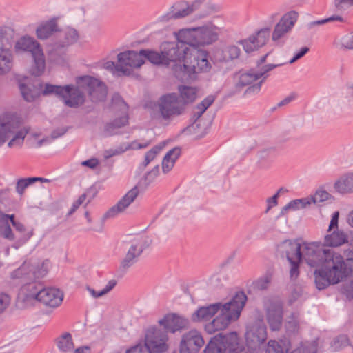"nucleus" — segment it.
<instances>
[{
  "mask_svg": "<svg viewBox=\"0 0 353 353\" xmlns=\"http://www.w3.org/2000/svg\"><path fill=\"white\" fill-rule=\"evenodd\" d=\"M161 53H151L150 59L154 63H163L170 67L176 76L181 74L206 73L212 65L209 53L202 49H191L185 45L176 42H164L161 45Z\"/></svg>",
  "mask_w": 353,
  "mask_h": 353,
  "instance_id": "obj_1",
  "label": "nucleus"
},
{
  "mask_svg": "<svg viewBox=\"0 0 353 353\" xmlns=\"http://www.w3.org/2000/svg\"><path fill=\"white\" fill-rule=\"evenodd\" d=\"M302 259L311 267L317 268L314 282L319 290H323L343 279V256L333 250L323 248L320 242L302 243Z\"/></svg>",
  "mask_w": 353,
  "mask_h": 353,
  "instance_id": "obj_2",
  "label": "nucleus"
},
{
  "mask_svg": "<svg viewBox=\"0 0 353 353\" xmlns=\"http://www.w3.org/2000/svg\"><path fill=\"white\" fill-rule=\"evenodd\" d=\"M247 296L242 292H237L228 303L211 304L207 307H200L192 314L194 321H204L210 319L219 311V315L211 322L205 324V330L209 334H213L227 328L229 325L236 321L245 305Z\"/></svg>",
  "mask_w": 353,
  "mask_h": 353,
  "instance_id": "obj_3",
  "label": "nucleus"
},
{
  "mask_svg": "<svg viewBox=\"0 0 353 353\" xmlns=\"http://www.w3.org/2000/svg\"><path fill=\"white\" fill-rule=\"evenodd\" d=\"M19 89L23 98L26 101H33L41 95L54 94L61 97L66 105L75 107L83 103V96L68 85L57 86L39 81L34 83L26 80L19 83Z\"/></svg>",
  "mask_w": 353,
  "mask_h": 353,
  "instance_id": "obj_4",
  "label": "nucleus"
},
{
  "mask_svg": "<svg viewBox=\"0 0 353 353\" xmlns=\"http://www.w3.org/2000/svg\"><path fill=\"white\" fill-rule=\"evenodd\" d=\"M283 65V63L276 60L271 52H268L258 61L257 70L252 69L239 74L236 87L237 88L247 87L246 93H258L261 90L262 83L268 77L267 73Z\"/></svg>",
  "mask_w": 353,
  "mask_h": 353,
  "instance_id": "obj_5",
  "label": "nucleus"
},
{
  "mask_svg": "<svg viewBox=\"0 0 353 353\" xmlns=\"http://www.w3.org/2000/svg\"><path fill=\"white\" fill-rule=\"evenodd\" d=\"M220 28L208 23L202 26L183 28L174 33L177 42L182 45H189L194 48L210 46L219 39Z\"/></svg>",
  "mask_w": 353,
  "mask_h": 353,
  "instance_id": "obj_6",
  "label": "nucleus"
},
{
  "mask_svg": "<svg viewBox=\"0 0 353 353\" xmlns=\"http://www.w3.org/2000/svg\"><path fill=\"white\" fill-rule=\"evenodd\" d=\"M28 132V129L17 117L11 114L0 115V147L10 138L8 148L21 147Z\"/></svg>",
  "mask_w": 353,
  "mask_h": 353,
  "instance_id": "obj_7",
  "label": "nucleus"
},
{
  "mask_svg": "<svg viewBox=\"0 0 353 353\" xmlns=\"http://www.w3.org/2000/svg\"><path fill=\"white\" fill-rule=\"evenodd\" d=\"M239 339L236 333L232 332L228 335H217L213 337L204 352L205 353H224L227 348L230 353H248L247 350L241 347L238 343ZM292 353H310L307 347L301 346Z\"/></svg>",
  "mask_w": 353,
  "mask_h": 353,
  "instance_id": "obj_8",
  "label": "nucleus"
},
{
  "mask_svg": "<svg viewBox=\"0 0 353 353\" xmlns=\"http://www.w3.org/2000/svg\"><path fill=\"white\" fill-rule=\"evenodd\" d=\"M14 50L18 52H29L31 53L33 63L29 70L34 76L41 75L46 68L43 50L41 45L32 37L25 36L17 41Z\"/></svg>",
  "mask_w": 353,
  "mask_h": 353,
  "instance_id": "obj_9",
  "label": "nucleus"
},
{
  "mask_svg": "<svg viewBox=\"0 0 353 353\" xmlns=\"http://www.w3.org/2000/svg\"><path fill=\"white\" fill-rule=\"evenodd\" d=\"M20 294L26 296L27 299H34L44 306L53 309L61 305L64 297L63 293L55 288H47L37 291L34 283L22 288Z\"/></svg>",
  "mask_w": 353,
  "mask_h": 353,
  "instance_id": "obj_10",
  "label": "nucleus"
},
{
  "mask_svg": "<svg viewBox=\"0 0 353 353\" xmlns=\"http://www.w3.org/2000/svg\"><path fill=\"white\" fill-rule=\"evenodd\" d=\"M151 53L159 52L149 50H142L139 52L130 50L121 52L117 56L119 67L117 69L121 71L123 75H130L133 69L139 68L144 63L143 57L153 64L164 65L163 63L152 61L150 59Z\"/></svg>",
  "mask_w": 353,
  "mask_h": 353,
  "instance_id": "obj_11",
  "label": "nucleus"
},
{
  "mask_svg": "<svg viewBox=\"0 0 353 353\" xmlns=\"http://www.w3.org/2000/svg\"><path fill=\"white\" fill-rule=\"evenodd\" d=\"M77 84L78 88H75L73 85L69 86L79 92L83 98L84 95L82 92L83 90L88 92L91 100L93 102L103 101L106 97V86L97 79L88 76L80 77L77 80Z\"/></svg>",
  "mask_w": 353,
  "mask_h": 353,
  "instance_id": "obj_12",
  "label": "nucleus"
},
{
  "mask_svg": "<svg viewBox=\"0 0 353 353\" xmlns=\"http://www.w3.org/2000/svg\"><path fill=\"white\" fill-rule=\"evenodd\" d=\"M13 32L7 28H0V75L9 72L13 67L14 57L8 46H10Z\"/></svg>",
  "mask_w": 353,
  "mask_h": 353,
  "instance_id": "obj_13",
  "label": "nucleus"
},
{
  "mask_svg": "<svg viewBox=\"0 0 353 353\" xmlns=\"http://www.w3.org/2000/svg\"><path fill=\"white\" fill-rule=\"evenodd\" d=\"M339 212H334L332 214L330 223L323 237V245L325 247L336 248L348 243L347 234L339 229Z\"/></svg>",
  "mask_w": 353,
  "mask_h": 353,
  "instance_id": "obj_14",
  "label": "nucleus"
},
{
  "mask_svg": "<svg viewBox=\"0 0 353 353\" xmlns=\"http://www.w3.org/2000/svg\"><path fill=\"white\" fill-rule=\"evenodd\" d=\"M279 250L285 254L291 265L290 277L296 278L299 276V267L302 259V244L295 241L287 240L279 246Z\"/></svg>",
  "mask_w": 353,
  "mask_h": 353,
  "instance_id": "obj_15",
  "label": "nucleus"
},
{
  "mask_svg": "<svg viewBox=\"0 0 353 353\" xmlns=\"http://www.w3.org/2000/svg\"><path fill=\"white\" fill-rule=\"evenodd\" d=\"M168 336L166 332L157 327L147 330L145 347L150 353H163L168 349Z\"/></svg>",
  "mask_w": 353,
  "mask_h": 353,
  "instance_id": "obj_16",
  "label": "nucleus"
},
{
  "mask_svg": "<svg viewBox=\"0 0 353 353\" xmlns=\"http://www.w3.org/2000/svg\"><path fill=\"white\" fill-rule=\"evenodd\" d=\"M158 108L164 120H170L181 114L184 111V106L180 103L178 97L174 93L163 95L159 100Z\"/></svg>",
  "mask_w": 353,
  "mask_h": 353,
  "instance_id": "obj_17",
  "label": "nucleus"
},
{
  "mask_svg": "<svg viewBox=\"0 0 353 353\" xmlns=\"http://www.w3.org/2000/svg\"><path fill=\"white\" fill-rule=\"evenodd\" d=\"M204 345L201 334L196 330L184 334L180 343V353H198Z\"/></svg>",
  "mask_w": 353,
  "mask_h": 353,
  "instance_id": "obj_18",
  "label": "nucleus"
},
{
  "mask_svg": "<svg viewBox=\"0 0 353 353\" xmlns=\"http://www.w3.org/2000/svg\"><path fill=\"white\" fill-rule=\"evenodd\" d=\"M298 18L297 12L291 11L284 14L275 26L272 39L274 41L283 37L294 26Z\"/></svg>",
  "mask_w": 353,
  "mask_h": 353,
  "instance_id": "obj_19",
  "label": "nucleus"
},
{
  "mask_svg": "<svg viewBox=\"0 0 353 353\" xmlns=\"http://www.w3.org/2000/svg\"><path fill=\"white\" fill-rule=\"evenodd\" d=\"M266 320L272 330H279L283 322V307L279 301L266 303Z\"/></svg>",
  "mask_w": 353,
  "mask_h": 353,
  "instance_id": "obj_20",
  "label": "nucleus"
},
{
  "mask_svg": "<svg viewBox=\"0 0 353 353\" xmlns=\"http://www.w3.org/2000/svg\"><path fill=\"white\" fill-rule=\"evenodd\" d=\"M158 323L167 332L172 333L186 328L189 323L188 319L174 313L165 314L158 321Z\"/></svg>",
  "mask_w": 353,
  "mask_h": 353,
  "instance_id": "obj_21",
  "label": "nucleus"
},
{
  "mask_svg": "<svg viewBox=\"0 0 353 353\" xmlns=\"http://www.w3.org/2000/svg\"><path fill=\"white\" fill-rule=\"evenodd\" d=\"M266 339V327L261 322L250 326L245 334L247 344L250 347H256L262 344Z\"/></svg>",
  "mask_w": 353,
  "mask_h": 353,
  "instance_id": "obj_22",
  "label": "nucleus"
},
{
  "mask_svg": "<svg viewBox=\"0 0 353 353\" xmlns=\"http://www.w3.org/2000/svg\"><path fill=\"white\" fill-rule=\"evenodd\" d=\"M119 107L121 113L118 114V117L115 118L112 122L106 123L103 131L104 136L114 134L117 133V130L128 124V117L127 115V105L123 101H121Z\"/></svg>",
  "mask_w": 353,
  "mask_h": 353,
  "instance_id": "obj_23",
  "label": "nucleus"
},
{
  "mask_svg": "<svg viewBox=\"0 0 353 353\" xmlns=\"http://www.w3.org/2000/svg\"><path fill=\"white\" fill-rule=\"evenodd\" d=\"M139 194V190L137 187L129 190L118 202L112 206L106 213L108 217H114L117 214L123 212L129 205L135 200Z\"/></svg>",
  "mask_w": 353,
  "mask_h": 353,
  "instance_id": "obj_24",
  "label": "nucleus"
},
{
  "mask_svg": "<svg viewBox=\"0 0 353 353\" xmlns=\"http://www.w3.org/2000/svg\"><path fill=\"white\" fill-rule=\"evenodd\" d=\"M150 145L149 141L143 143H139L134 141L130 143H123L115 148H110L103 151V156L105 159H108L112 157L120 155L129 150H139L147 148Z\"/></svg>",
  "mask_w": 353,
  "mask_h": 353,
  "instance_id": "obj_25",
  "label": "nucleus"
},
{
  "mask_svg": "<svg viewBox=\"0 0 353 353\" xmlns=\"http://www.w3.org/2000/svg\"><path fill=\"white\" fill-rule=\"evenodd\" d=\"M336 192L342 194L353 193V172H349L341 175L334 182Z\"/></svg>",
  "mask_w": 353,
  "mask_h": 353,
  "instance_id": "obj_26",
  "label": "nucleus"
},
{
  "mask_svg": "<svg viewBox=\"0 0 353 353\" xmlns=\"http://www.w3.org/2000/svg\"><path fill=\"white\" fill-rule=\"evenodd\" d=\"M144 242L145 241L142 238L137 239L133 242L122 261V266L123 268H129L135 263L137 259L143 251Z\"/></svg>",
  "mask_w": 353,
  "mask_h": 353,
  "instance_id": "obj_27",
  "label": "nucleus"
},
{
  "mask_svg": "<svg viewBox=\"0 0 353 353\" xmlns=\"http://www.w3.org/2000/svg\"><path fill=\"white\" fill-rule=\"evenodd\" d=\"M59 30L55 18L41 23L36 29V35L39 39L44 40Z\"/></svg>",
  "mask_w": 353,
  "mask_h": 353,
  "instance_id": "obj_28",
  "label": "nucleus"
},
{
  "mask_svg": "<svg viewBox=\"0 0 353 353\" xmlns=\"http://www.w3.org/2000/svg\"><path fill=\"white\" fill-rule=\"evenodd\" d=\"M179 92V101L181 105L194 102L198 95V90L195 87L181 85L178 88Z\"/></svg>",
  "mask_w": 353,
  "mask_h": 353,
  "instance_id": "obj_29",
  "label": "nucleus"
},
{
  "mask_svg": "<svg viewBox=\"0 0 353 353\" xmlns=\"http://www.w3.org/2000/svg\"><path fill=\"white\" fill-rule=\"evenodd\" d=\"M179 155L180 150L176 148L170 150L165 154L162 161V170L164 173L169 172L172 169Z\"/></svg>",
  "mask_w": 353,
  "mask_h": 353,
  "instance_id": "obj_30",
  "label": "nucleus"
},
{
  "mask_svg": "<svg viewBox=\"0 0 353 353\" xmlns=\"http://www.w3.org/2000/svg\"><path fill=\"white\" fill-rule=\"evenodd\" d=\"M13 227L18 233L17 237V243L22 245L27 242L33 235V231L26 228L21 222L13 223Z\"/></svg>",
  "mask_w": 353,
  "mask_h": 353,
  "instance_id": "obj_31",
  "label": "nucleus"
},
{
  "mask_svg": "<svg viewBox=\"0 0 353 353\" xmlns=\"http://www.w3.org/2000/svg\"><path fill=\"white\" fill-rule=\"evenodd\" d=\"M310 205L308 197L294 199L287 203L281 210L282 214H285L289 211H298L305 209Z\"/></svg>",
  "mask_w": 353,
  "mask_h": 353,
  "instance_id": "obj_32",
  "label": "nucleus"
},
{
  "mask_svg": "<svg viewBox=\"0 0 353 353\" xmlns=\"http://www.w3.org/2000/svg\"><path fill=\"white\" fill-rule=\"evenodd\" d=\"M290 344L288 340L276 341L271 340L268 342L267 353H287L290 349Z\"/></svg>",
  "mask_w": 353,
  "mask_h": 353,
  "instance_id": "obj_33",
  "label": "nucleus"
},
{
  "mask_svg": "<svg viewBox=\"0 0 353 353\" xmlns=\"http://www.w3.org/2000/svg\"><path fill=\"white\" fill-rule=\"evenodd\" d=\"M11 278L12 279L33 278L30 263L26 261L24 262L19 268L12 272Z\"/></svg>",
  "mask_w": 353,
  "mask_h": 353,
  "instance_id": "obj_34",
  "label": "nucleus"
},
{
  "mask_svg": "<svg viewBox=\"0 0 353 353\" xmlns=\"http://www.w3.org/2000/svg\"><path fill=\"white\" fill-rule=\"evenodd\" d=\"M57 345L62 352H69L74 348L72 336L70 333H64L57 339Z\"/></svg>",
  "mask_w": 353,
  "mask_h": 353,
  "instance_id": "obj_35",
  "label": "nucleus"
},
{
  "mask_svg": "<svg viewBox=\"0 0 353 353\" xmlns=\"http://www.w3.org/2000/svg\"><path fill=\"white\" fill-rule=\"evenodd\" d=\"M36 181L48 182L49 180L41 177H31L20 179L17 183V192L19 194H22L27 187Z\"/></svg>",
  "mask_w": 353,
  "mask_h": 353,
  "instance_id": "obj_36",
  "label": "nucleus"
},
{
  "mask_svg": "<svg viewBox=\"0 0 353 353\" xmlns=\"http://www.w3.org/2000/svg\"><path fill=\"white\" fill-rule=\"evenodd\" d=\"M270 33V29L265 28L261 29L255 34L251 36L258 48L262 47L266 43L269 39Z\"/></svg>",
  "mask_w": 353,
  "mask_h": 353,
  "instance_id": "obj_37",
  "label": "nucleus"
},
{
  "mask_svg": "<svg viewBox=\"0 0 353 353\" xmlns=\"http://www.w3.org/2000/svg\"><path fill=\"white\" fill-rule=\"evenodd\" d=\"M344 255L345 261L343 259V270H344L343 279L353 271V248L346 250Z\"/></svg>",
  "mask_w": 353,
  "mask_h": 353,
  "instance_id": "obj_38",
  "label": "nucleus"
},
{
  "mask_svg": "<svg viewBox=\"0 0 353 353\" xmlns=\"http://www.w3.org/2000/svg\"><path fill=\"white\" fill-rule=\"evenodd\" d=\"M165 143H161L154 147H153L150 150L146 152L145 155V159L143 161V165L147 166L152 161H153L158 154L164 148Z\"/></svg>",
  "mask_w": 353,
  "mask_h": 353,
  "instance_id": "obj_39",
  "label": "nucleus"
},
{
  "mask_svg": "<svg viewBox=\"0 0 353 353\" xmlns=\"http://www.w3.org/2000/svg\"><path fill=\"white\" fill-rule=\"evenodd\" d=\"M116 285V281L114 280H110L108 281V283L106 284L105 287L99 291H95L92 288H88V291L89 292L90 294L94 297V298H99L101 297L106 294H108L109 292H110Z\"/></svg>",
  "mask_w": 353,
  "mask_h": 353,
  "instance_id": "obj_40",
  "label": "nucleus"
},
{
  "mask_svg": "<svg viewBox=\"0 0 353 353\" xmlns=\"http://www.w3.org/2000/svg\"><path fill=\"white\" fill-rule=\"evenodd\" d=\"M50 262L46 260L43 261L41 264L38 265L37 267L32 268V274L33 278L39 279L45 276L49 270Z\"/></svg>",
  "mask_w": 353,
  "mask_h": 353,
  "instance_id": "obj_41",
  "label": "nucleus"
},
{
  "mask_svg": "<svg viewBox=\"0 0 353 353\" xmlns=\"http://www.w3.org/2000/svg\"><path fill=\"white\" fill-rule=\"evenodd\" d=\"M241 50L239 48L235 45H230L227 46L223 52V59L225 60H232L239 57Z\"/></svg>",
  "mask_w": 353,
  "mask_h": 353,
  "instance_id": "obj_42",
  "label": "nucleus"
},
{
  "mask_svg": "<svg viewBox=\"0 0 353 353\" xmlns=\"http://www.w3.org/2000/svg\"><path fill=\"white\" fill-rule=\"evenodd\" d=\"M214 99L215 97L213 95H209L196 105V110L197 112L196 113L198 114V117H201L205 112L213 103Z\"/></svg>",
  "mask_w": 353,
  "mask_h": 353,
  "instance_id": "obj_43",
  "label": "nucleus"
},
{
  "mask_svg": "<svg viewBox=\"0 0 353 353\" xmlns=\"http://www.w3.org/2000/svg\"><path fill=\"white\" fill-rule=\"evenodd\" d=\"M330 197V194L323 190H318L312 196H308L310 205L312 203H321L327 201Z\"/></svg>",
  "mask_w": 353,
  "mask_h": 353,
  "instance_id": "obj_44",
  "label": "nucleus"
},
{
  "mask_svg": "<svg viewBox=\"0 0 353 353\" xmlns=\"http://www.w3.org/2000/svg\"><path fill=\"white\" fill-rule=\"evenodd\" d=\"M272 276L270 274H265L259 278L253 283L254 288L259 290L266 289L271 282Z\"/></svg>",
  "mask_w": 353,
  "mask_h": 353,
  "instance_id": "obj_45",
  "label": "nucleus"
},
{
  "mask_svg": "<svg viewBox=\"0 0 353 353\" xmlns=\"http://www.w3.org/2000/svg\"><path fill=\"white\" fill-rule=\"evenodd\" d=\"M0 236L9 241H17V237L7 221L0 226Z\"/></svg>",
  "mask_w": 353,
  "mask_h": 353,
  "instance_id": "obj_46",
  "label": "nucleus"
},
{
  "mask_svg": "<svg viewBox=\"0 0 353 353\" xmlns=\"http://www.w3.org/2000/svg\"><path fill=\"white\" fill-rule=\"evenodd\" d=\"M341 48L353 49V32L342 37L337 43Z\"/></svg>",
  "mask_w": 353,
  "mask_h": 353,
  "instance_id": "obj_47",
  "label": "nucleus"
},
{
  "mask_svg": "<svg viewBox=\"0 0 353 353\" xmlns=\"http://www.w3.org/2000/svg\"><path fill=\"white\" fill-rule=\"evenodd\" d=\"M239 43L243 46L246 52H251L258 49L251 36L246 39L239 41Z\"/></svg>",
  "mask_w": 353,
  "mask_h": 353,
  "instance_id": "obj_48",
  "label": "nucleus"
},
{
  "mask_svg": "<svg viewBox=\"0 0 353 353\" xmlns=\"http://www.w3.org/2000/svg\"><path fill=\"white\" fill-rule=\"evenodd\" d=\"M65 37L68 44L72 43L77 41L79 34L76 30L68 28L65 31Z\"/></svg>",
  "mask_w": 353,
  "mask_h": 353,
  "instance_id": "obj_49",
  "label": "nucleus"
},
{
  "mask_svg": "<svg viewBox=\"0 0 353 353\" xmlns=\"http://www.w3.org/2000/svg\"><path fill=\"white\" fill-rule=\"evenodd\" d=\"M332 4L336 10H343L353 6L352 0H333Z\"/></svg>",
  "mask_w": 353,
  "mask_h": 353,
  "instance_id": "obj_50",
  "label": "nucleus"
},
{
  "mask_svg": "<svg viewBox=\"0 0 353 353\" xmlns=\"http://www.w3.org/2000/svg\"><path fill=\"white\" fill-rule=\"evenodd\" d=\"M192 4L191 6H187L185 8H182L181 10L174 12L173 14V17L175 19L181 18L188 16L190 13H192L194 10V4Z\"/></svg>",
  "mask_w": 353,
  "mask_h": 353,
  "instance_id": "obj_51",
  "label": "nucleus"
},
{
  "mask_svg": "<svg viewBox=\"0 0 353 353\" xmlns=\"http://www.w3.org/2000/svg\"><path fill=\"white\" fill-rule=\"evenodd\" d=\"M309 51V48L307 46L302 47L299 51L294 53V57L289 61V63L292 64L296 62L299 59L302 58Z\"/></svg>",
  "mask_w": 353,
  "mask_h": 353,
  "instance_id": "obj_52",
  "label": "nucleus"
},
{
  "mask_svg": "<svg viewBox=\"0 0 353 353\" xmlns=\"http://www.w3.org/2000/svg\"><path fill=\"white\" fill-rule=\"evenodd\" d=\"M86 199V195L85 194H81L77 200H76L73 204H72V206L71 208V210H70V212L69 214H72L74 212H75L79 208L80 205H81L85 201Z\"/></svg>",
  "mask_w": 353,
  "mask_h": 353,
  "instance_id": "obj_53",
  "label": "nucleus"
},
{
  "mask_svg": "<svg viewBox=\"0 0 353 353\" xmlns=\"http://www.w3.org/2000/svg\"><path fill=\"white\" fill-rule=\"evenodd\" d=\"M342 21L343 19L340 16H333V17H330L325 19L313 21L311 24L314 25V26H319V25H322V24L329 22V21Z\"/></svg>",
  "mask_w": 353,
  "mask_h": 353,
  "instance_id": "obj_54",
  "label": "nucleus"
},
{
  "mask_svg": "<svg viewBox=\"0 0 353 353\" xmlns=\"http://www.w3.org/2000/svg\"><path fill=\"white\" fill-rule=\"evenodd\" d=\"M9 304V296L4 294H0V313L2 312Z\"/></svg>",
  "mask_w": 353,
  "mask_h": 353,
  "instance_id": "obj_55",
  "label": "nucleus"
},
{
  "mask_svg": "<svg viewBox=\"0 0 353 353\" xmlns=\"http://www.w3.org/2000/svg\"><path fill=\"white\" fill-rule=\"evenodd\" d=\"M343 292L346 295L347 299L353 298V282H348L343 289Z\"/></svg>",
  "mask_w": 353,
  "mask_h": 353,
  "instance_id": "obj_56",
  "label": "nucleus"
},
{
  "mask_svg": "<svg viewBox=\"0 0 353 353\" xmlns=\"http://www.w3.org/2000/svg\"><path fill=\"white\" fill-rule=\"evenodd\" d=\"M125 353H150L146 348L141 345H137L128 350Z\"/></svg>",
  "mask_w": 353,
  "mask_h": 353,
  "instance_id": "obj_57",
  "label": "nucleus"
},
{
  "mask_svg": "<svg viewBox=\"0 0 353 353\" xmlns=\"http://www.w3.org/2000/svg\"><path fill=\"white\" fill-rule=\"evenodd\" d=\"M104 67L106 69L110 70L112 71L114 74L121 75V71L117 70V68L119 67V64L115 65L114 63L112 61H108L105 63Z\"/></svg>",
  "mask_w": 353,
  "mask_h": 353,
  "instance_id": "obj_58",
  "label": "nucleus"
},
{
  "mask_svg": "<svg viewBox=\"0 0 353 353\" xmlns=\"http://www.w3.org/2000/svg\"><path fill=\"white\" fill-rule=\"evenodd\" d=\"M0 219L3 223H6V221L8 222V220H10V223L13 225V223H18L19 221H17L14 219V214H1L0 215Z\"/></svg>",
  "mask_w": 353,
  "mask_h": 353,
  "instance_id": "obj_59",
  "label": "nucleus"
},
{
  "mask_svg": "<svg viewBox=\"0 0 353 353\" xmlns=\"http://www.w3.org/2000/svg\"><path fill=\"white\" fill-rule=\"evenodd\" d=\"M278 194H274L273 196L267 199V210H269L274 206L277 205Z\"/></svg>",
  "mask_w": 353,
  "mask_h": 353,
  "instance_id": "obj_60",
  "label": "nucleus"
},
{
  "mask_svg": "<svg viewBox=\"0 0 353 353\" xmlns=\"http://www.w3.org/2000/svg\"><path fill=\"white\" fill-rule=\"evenodd\" d=\"M82 165L88 166L90 168H94L99 164V161L97 159L93 158L86 161H84L81 163Z\"/></svg>",
  "mask_w": 353,
  "mask_h": 353,
  "instance_id": "obj_61",
  "label": "nucleus"
},
{
  "mask_svg": "<svg viewBox=\"0 0 353 353\" xmlns=\"http://www.w3.org/2000/svg\"><path fill=\"white\" fill-rule=\"evenodd\" d=\"M295 99V97L294 95H290L287 97H285L283 100H282L281 102L278 103L279 106H282L284 105H286L289 103L290 102L292 101Z\"/></svg>",
  "mask_w": 353,
  "mask_h": 353,
  "instance_id": "obj_62",
  "label": "nucleus"
},
{
  "mask_svg": "<svg viewBox=\"0 0 353 353\" xmlns=\"http://www.w3.org/2000/svg\"><path fill=\"white\" fill-rule=\"evenodd\" d=\"M347 223L353 229V210L347 216Z\"/></svg>",
  "mask_w": 353,
  "mask_h": 353,
  "instance_id": "obj_63",
  "label": "nucleus"
},
{
  "mask_svg": "<svg viewBox=\"0 0 353 353\" xmlns=\"http://www.w3.org/2000/svg\"><path fill=\"white\" fill-rule=\"evenodd\" d=\"M89 350L88 347H82L74 350V353H86Z\"/></svg>",
  "mask_w": 353,
  "mask_h": 353,
  "instance_id": "obj_64",
  "label": "nucleus"
}]
</instances>
